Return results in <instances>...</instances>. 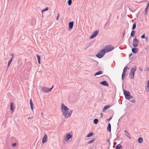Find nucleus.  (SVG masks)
<instances>
[{
  "label": "nucleus",
  "mask_w": 149,
  "mask_h": 149,
  "mask_svg": "<svg viewBox=\"0 0 149 149\" xmlns=\"http://www.w3.org/2000/svg\"><path fill=\"white\" fill-rule=\"evenodd\" d=\"M61 111L63 113V115L64 116L65 118L67 113L68 112L69 109L63 103L62 104L61 107Z\"/></svg>",
  "instance_id": "f257e3e1"
},
{
  "label": "nucleus",
  "mask_w": 149,
  "mask_h": 149,
  "mask_svg": "<svg viewBox=\"0 0 149 149\" xmlns=\"http://www.w3.org/2000/svg\"><path fill=\"white\" fill-rule=\"evenodd\" d=\"M136 70V67L134 66L133 67L129 73V77L131 79H133L134 78L135 72Z\"/></svg>",
  "instance_id": "f03ea898"
},
{
  "label": "nucleus",
  "mask_w": 149,
  "mask_h": 149,
  "mask_svg": "<svg viewBox=\"0 0 149 149\" xmlns=\"http://www.w3.org/2000/svg\"><path fill=\"white\" fill-rule=\"evenodd\" d=\"M105 53V49H103L98 52L97 54L96 55V56L98 58H100L104 56Z\"/></svg>",
  "instance_id": "7ed1b4c3"
},
{
  "label": "nucleus",
  "mask_w": 149,
  "mask_h": 149,
  "mask_svg": "<svg viewBox=\"0 0 149 149\" xmlns=\"http://www.w3.org/2000/svg\"><path fill=\"white\" fill-rule=\"evenodd\" d=\"M54 87V86H53L50 88H48L45 87L41 86L40 88L42 92L46 93H47L48 92H50Z\"/></svg>",
  "instance_id": "20e7f679"
},
{
  "label": "nucleus",
  "mask_w": 149,
  "mask_h": 149,
  "mask_svg": "<svg viewBox=\"0 0 149 149\" xmlns=\"http://www.w3.org/2000/svg\"><path fill=\"white\" fill-rule=\"evenodd\" d=\"M123 91L125 98L127 100H129V97L130 95V92L129 91H126L124 89H123Z\"/></svg>",
  "instance_id": "39448f33"
},
{
  "label": "nucleus",
  "mask_w": 149,
  "mask_h": 149,
  "mask_svg": "<svg viewBox=\"0 0 149 149\" xmlns=\"http://www.w3.org/2000/svg\"><path fill=\"white\" fill-rule=\"evenodd\" d=\"M114 49L113 47H112L111 45H107L106 46L105 52L106 53Z\"/></svg>",
  "instance_id": "423d86ee"
},
{
  "label": "nucleus",
  "mask_w": 149,
  "mask_h": 149,
  "mask_svg": "<svg viewBox=\"0 0 149 149\" xmlns=\"http://www.w3.org/2000/svg\"><path fill=\"white\" fill-rule=\"evenodd\" d=\"M99 32V30H97L95 31L93 33L91 36L90 37V39H92L95 37L97 35Z\"/></svg>",
  "instance_id": "0eeeda50"
},
{
  "label": "nucleus",
  "mask_w": 149,
  "mask_h": 149,
  "mask_svg": "<svg viewBox=\"0 0 149 149\" xmlns=\"http://www.w3.org/2000/svg\"><path fill=\"white\" fill-rule=\"evenodd\" d=\"M138 40L136 38H135L133 40V46L134 47H137L138 45Z\"/></svg>",
  "instance_id": "6e6552de"
},
{
  "label": "nucleus",
  "mask_w": 149,
  "mask_h": 149,
  "mask_svg": "<svg viewBox=\"0 0 149 149\" xmlns=\"http://www.w3.org/2000/svg\"><path fill=\"white\" fill-rule=\"evenodd\" d=\"M74 22H69L68 30H71L72 29L74 25Z\"/></svg>",
  "instance_id": "1a4fd4ad"
},
{
  "label": "nucleus",
  "mask_w": 149,
  "mask_h": 149,
  "mask_svg": "<svg viewBox=\"0 0 149 149\" xmlns=\"http://www.w3.org/2000/svg\"><path fill=\"white\" fill-rule=\"evenodd\" d=\"M100 84L105 86H108L109 85L107 82L106 81H103L100 82Z\"/></svg>",
  "instance_id": "9d476101"
},
{
  "label": "nucleus",
  "mask_w": 149,
  "mask_h": 149,
  "mask_svg": "<svg viewBox=\"0 0 149 149\" xmlns=\"http://www.w3.org/2000/svg\"><path fill=\"white\" fill-rule=\"evenodd\" d=\"M72 137V135L70 134H67L65 138V140L66 141H68Z\"/></svg>",
  "instance_id": "9b49d317"
},
{
  "label": "nucleus",
  "mask_w": 149,
  "mask_h": 149,
  "mask_svg": "<svg viewBox=\"0 0 149 149\" xmlns=\"http://www.w3.org/2000/svg\"><path fill=\"white\" fill-rule=\"evenodd\" d=\"M47 135L45 134L42 139V143H46L47 141Z\"/></svg>",
  "instance_id": "f8f14e48"
},
{
  "label": "nucleus",
  "mask_w": 149,
  "mask_h": 149,
  "mask_svg": "<svg viewBox=\"0 0 149 149\" xmlns=\"http://www.w3.org/2000/svg\"><path fill=\"white\" fill-rule=\"evenodd\" d=\"M132 52L134 54L137 53L138 52V49L137 48L134 47L132 49Z\"/></svg>",
  "instance_id": "ddd939ff"
},
{
  "label": "nucleus",
  "mask_w": 149,
  "mask_h": 149,
  "mask_svg": "<svg viewBox=\"0 0 149 149\" xmlns=\"http://www.w3.org/2000/svg\"><path fill=\"white\" fill-rule=\"evenodd\" d=\"M72 110H70L69 111H68V112L67 113V114L66 115V116L65 118H67L68 117H70L71 116L72 113Z\"/></svg>",
  "instance_id": "4468645a"
},
{
  "label": "nucleus",
  "mask_w": 149,
  "mask_h": 149,
  "mask_svg": "<svg viewBox=\"0 0 149 149\" xmlns=\"http://www.w3.org/2000/svg\"><path fill=\"white\" fill-rule=\"evenodd\" d=\"M30 104L31 106V108L32 110L33 111V102L32 100L31 99L30 100Z\"/></svg>",
  "instance_id": "2eb2a0df"
},
{
  "label": "nucleus",
  "mask_w": 149,
  "mask_h": 149,
  "mask_svg": "<svg viewBox=\"0 0 149 149\" xmlns=\"http://www.w3.org/2000/svg\"><path fill=\"white\" fill-rule=\"evenodd\" d=\"M110 107H111V106L109 105H106L105 106L103 107V109H102V112L104 111L105 110H106L107 109L109 108Z\"/></svg>",
  "instance_id": "dca6fc26"
},
{
  "label": "nucleus",
  "mask_w": 149,
  "mask_h": 149,
  "mask_svg": "<svg viewBox=\"0 0 149 149\" xmlns=\"http://www.w3.org/2000/svg\"><path fill=\"white\" fill-rule=\"evenodd\" d=\"M122 146L120 144H119L116 146L115 149H122Z\"/></svg>",
  "instance_id": "f3484780"
},
{
  "label": "nucleus",
  "mask_w": 149,
  "mask_h": 149,
  "mask_svg": "<svg viewBox=\"0 0 149 149\" xmlns=\"http://www.w3.org/2000/svg\"><path fill=\"white\" fill-rule=\"evenodd\" d=\"M103 73V72L102 71H99L96 72L94 74V76H96L97 75H98L102 74Z\"/></svg>",
  "instance_id": "a211bd4d"
},
{
  "label": "nucleus",
  "mask_w": 149,
  "mask_h": 149,
  "mask_svg": "<svg viewBox=\"0 0 149 149\" xmlns=\"http://www.w3.org/2000/svg\"><path fill=\"white\" fill-rule=\"evenodd\" d=\"M107 130L109 132H111V125L110 123H109L108 124Z\"/></svg>",
  "instance_id": "6ab92c4d"
},
{
  "label": "nucleus",
  "mask_w": 149,
  "mask_h": 149,
  "mask_svg": "<svg viewBox=\"0 0 149 149\" xmlns=\"http://www.w3.org/2000/svg\"><path fill=\"white\" fill-rule=\"evenodd\" d=\"M143 141V139L142 137H139L138 139V142L139 143H142Z\"/></svg>",
  "instance_id": "aec40b11"
},
{
  "label": "nucleus",
  "mask_w": 149,
  "mask_h": 149,
  "mask_svg": "<svg viewBox=\"0 0 149 149\" xmlns=\"http://www.w3.org/2000/svg\"><path fill=\"white\" fill-rule=\"evenodd\" d=\"M146 90L147 91L149 92V80L147 82V86Z\"/></svg>",
  "instance_id": "412c9836"
},
{
  "label": "nucleus",
  "mask_w": 149,
  "mask_h": 149,
  "mask_svg": "<svg viewBox=\"0 0 149 149\" xmlns=\"http://www.w3.org/2000/svg\"><path fill=\"white\" fill-rule=\"evenodd\" d=\"M124 132L125 133V135L127 136L129 139H131V137L129 136L128 135H130L129 133L126 130H125L124 131Z\"/></svg>",
  "instance_id": "4be33fe9"
},
{
  "label": "nucleus",
  "mask_w": 149,
  "mask_h": 149,
  "mask_svg": "<svg viewBox=\"0 0 149 149\" xmlns=\"http://www.w3.org/2000/svg\"><path fill=\"white\" fill-rule=\"evenodd\" d=\"M36 56L38 58V62L39 64L40 63V56L38 54H36Z\"/></svg>",
  "instance_id": "5701e85b"
},
{
  "label": "nucleus",
  "mask_w": 149,
  "mask_h": 149,
  "mask_svg": "<svg viewBox=\"0 0 149 149\" xmlns=\"http://www.w3.org/2000/svg\"><path fill=\"white\" fill-rule=\"evenodd\" d=\"M135 33V31L132 30V31L131 32V34H130L131 36L132 37H134Z\"/></svg>",
  "instance_id": "b1692460"
},
{
  "label": "nucleus",
  "mask_w": 149,
  "mask_h": 149,
  "mask_svg": "<svg viewBox=\"0 0 149 149\" xmlns=\"http://www.w3.org/2000/svg\"><path fill=\"white\" fill-rule=\"evenodd\" d=\"M12 58H11L8 61L7 65V67L8 68L10 65L11 62H12Z\"/></svg>",
  "instance_id": "393cba45"
},
{
  "label": "nucleus",
  "mask_w": 149,
  "mask_h": 149,
  "mask_svg": "<svg viewBox=\"0 0 149 149\" xmlns=\"http://www.w3.org/2000/svg\"><path fill=\"white\" fill-rule=\"evenodd\" d=\"M126 75V72H123L122 75V79L123 80L124 77H125Z\"/></svg>",
  "instance_id": "a878e982"
},
{
  "label": "nucleus",
  "mask_w": 149,
  "mask_h": 149,
  "mask_svg": "<svg viewBox=\"0 0 149 149\" xmlns=\"http://www.w3.org/2000/svg\"><path fill=\"white\" fill-rule=\"evenodd\" d=\"M98 121V120L97 119L95 118L93 120V123L94 124H97V123Z\"/></svg>",
  "instance_id": "bb28decb"
},
{
  "label": "nucleus",
  "mask_w": 149,
  "mask_h": 149,
  "mask_svg": "<svg viewBox=\"0 0 149 149\" xmlns=\"http://www.w3.org/2000/svg\"><path fill=\"white\" fill-rule=\"evenodd\" d=\"M14 106L13 105V102H11L10 103V109L12 111H13Z\"/></svg>",
  "instance_id": "cd10ccee"
},
{
  "label": "nucleus",
  "mask_w": 149,
  "mask_h": 149,
  "mask_svg": "<svg viewBox=\"0 0 149 149\" xmlns=\"http://www.w3.org/2000/svg\"><path fill=\"white\" fill-rule=\"evenodd\" d=\"M95 140V139H93L89 141L88 142V144H91L93 143Z\"/></svg>",
  "instance_id": "c85d7f7f"
},
{
  "label": "nucleus",
  "mask_w": 149,
  "mask_h": 149,
  "mask_svg": "<svg viewBox=\"0 0 149 149\" xmlns=\"http://www.w3.org/2000/svg\"><path fill=\"white\" fill-rule=\"evenodd\" d=\"M109 21H107L104 25V28H105L106 27L108 26L109 25Z\"/></svg>",
  "instance_id": "c756f323"
},
{
  "label": "nucleus",
  "mask_w": 149,
  "mask_h": 149,
  "mask_svg": "<svg viewBox=\"0 0 149 149\" xmlns=\"http://www.w3.org/2000/svg\"><path fill=\"white\" fill-rule=\"evenodd\" d=\"M93 135V133L92 132H91L88 134L87 136V137H89L92 136Z\"/></svg>",
  "instance_id": "7c9ffc66"
},
{
  "label": "nucleus",
  "mask_w": 149,
  "mask_h": 149,
  "mask_svg": "<svg viewBox=\"0 0 149 149\" xmlns=\"http://www.w3.org/2000/svg\"><path fill=\"white\" fill-rule=\"evenodd\" d=\"M136 24L135 23H133V26L132 27V29L134 30V29H135L136 27Z\"/></svg>",
  "instance_id": "2f4dec72"
},
{
  "label": "nucleus",
  "mask_w": 149,
  "mask_h": 149,
  "mask_svg": "<svg viewBox=\"0 0 149 149\" xmlns=\"http://www.w3.org/2000/svg\"><path fill=\"white\" fill-rule=\"evenodd\" d=\"M129 69V68L128 67H127V66H125L123 69V72H126L127 71L126 70L127 69Z\"/></svg>",
  "instance_id": "473e14b6"
},
{
  "label": "nucleus",
  "mask_w": 149,
  "mask_h": 149,
  "mask_svg": "<svg viewBox=\"0 0 149 149\" xmlns=\"http://www.w3.org/2000/svg\"><path fill=\"white\" fill-rule=\"evenodd\" d=\"M72 3V0H69L68 1V4L69 6Z\"/></svg>",
  "instance_id": "72a5a7b5"
},
{
  "label": "nucleus",
  "mask_w": 149,
  "mask_h": 149,
  "mask_svg": "<svg viewBox=\"0 0 149 149\" xmlns=\"http://www.w3.org/2000/svg\"><path fill=\"white\" fill-rule=\"evenodd\" d=\"M48 10V8L47 7L45 8L44 9L42 10L41 11L42 13L43 12Z\"/></svg>",
  "instance_id": "f704fd0d"
},
{
  "label": "nucleus",
  "mask_w": 149,
  "mask_h": 149,
  "mask_svg": "<svg viewBox=\"0 0 149 149\" xmlns=\"http://www.w3.org/2000/svg\"><path fill=\"white\" fill-rule=\"evenodd\" d=\"M90 43H89V44H87L86 45V47L85 48V49H87L88 48V47L90 46Z\"/></svg>",
  "instance_id": "c9c22d12"
},
{
  "label": "nucleus",
  "mask_w": 149,
  "mask_h": 149,
  "mask_svg": "<svg viewBox=\"0 0 149 149\" xmlns=\"http://www.w3.org/2000/svg\"><path fill=\"white\" fill-rule=\"evenodd\" d=\"M141 38L142 39L145 38V34H143L141 36Z\"/></svg>",
  "instance_id": "e433bc0d"
},
{
  "label": "nucleus",
  "mask_w": 149,
  "mask_h": 149,
  "mask_svg": "<svg viewBox=\"0 0 149 149\" xmlns=\"http://www.w3.org/2000/svg\"><path fill=\"white\" fill-rule=\"evenodd\" d=\"M112 116H111L109 118L107 119L106 120V121H109V120H111V119H112Z\"/></svg>",
  "instance_id": "4c0bfd02"
},
{
  "label": "nucleus",
  "mask_w": 149,
  "mask_h": 149,
  "mask_svg": "<svg viewBox=\"0 0 149 149\" xmlns=\"http://www.w3.org/2000/svg\"><path fill=\"white\" fill-rule=\"evenodd\" d=\"M16 143H14L12 144V146L13 147H15L16 146Z\"/></svg>",
  "instance_id": "58836bf2"
},
{
  "label": "nucleus",
  "mask_w": 149,
  "mask_h": 149,
  "mask_svg": "<svg viewBox=\"0 0 149 149\" xmlns=\"http://www.w3.org/2000/svg\"><path fill=\"white\" fill-rule=\"evenodd\" d=\"M59 17H60L59 14H58V15H57V17H56V19L57 20H58L59 19Z\"/></svg>",
  "instance_id": "ea45409f"
},
{
  "label": "nucleus",
  "mask_w": 149,
  "mask_h": 149,
  "mask_svg": "<svg viewBox=\"0 0 149 149\" xmlns=\"http://www.w3.org/2000/svg\"><path fill=\"white\" fill-rule=\"evenodd\" d=\"M147 6L149 7V1H147Z\"/></svg>",
  "instance_id": "a19ab883"
},
{
  "label": "nucleus",
  "mask_w": 149,
  "mask_h": 149,
  "mask_svg": "<svg viewBox=\"0 0 149 149\" xmlns=\"http://www.w3.org/2000/svg\"><path fill=\"white\" fill-rule=\"evenodd\" d=\"M125 31H124V32H123V37L125 35Z\"/></svg>",
  "instance_id": "79ce46f5"
},
{
  "label": "nucleus",
  "mask_w": 149,
  "mask_h": 149,
  "mask_svg": "<svg viewBox=\"0 0 149 149\" xmlns=\"http://www.w3.org/2000/svg\"><path fill=\"white\" fill-rule=\"evenodd\" d=\"M107 141L109 144H110V140L109 139H107Z\"/></svg>",
  "instance_id": "37998d69"
},
{
  "label": "nucleus",
  "mask_w": 149,
  "mask_h": 149,
  "mask_svg": "<svg viewBox=\"0 0 149 149\" xmlns=\"http://www.w3.org/2000/svg\"><path fill=\"white\" fill-rule=\"evenodd\" d=\"M131 102L132 103H134L135 102V100H133L131 101Z\"/></svg>",
  "instance_id": "c03bdc74"
},
{
  "label": "nucleus",
  "mask_w": 149,
  "mask_h": 149,
  "mask_svg": "<svg viewBox=\"0 0 149 149\" xmlns=\"http://www.w3.org/2000/svg\"><path fill=\"white\" fill-rule=\"evenodd\" d=\"M10 56H12V57L11 58H12L13 59L14 56V54H12L10 55Z\"/></svg>",
  "instance_id": "a18cd8bd"
},
{
  "label": "nucleus",
  "mask_w": 149,
  "mask_h": 149,
  "mask_svg": "<svg viewBox=\"0 0 149 149\" xmlns=\"http://www.w3.org/2000/svg\"><path fill=\"white\" fill-rule=\"evenodd\" d=\"M132 55V53H131L129 54V57H130Z\"/></svg>",
  "instance_id": "49530a36"
},
{
  "label": "nucleus",
  "mask_w": 149,
  "mask_h": 149,
  "mask_svg": "<svg viewBox=\"0 0 149 149\" xmlns=\"http://www.w3.org/2000/svg\"><path fill=\"white\" fill-rule=\"evenodd\" d=\"M145 38H146V41H148V37H145Z\"/></svg>",
  "instance_id": "de8ad7c7"
},
{
  "label": "nucleus",
  "mask_w": 149,
  "mask_h": 149,
  "mask_svg": "<svg viewBox=\"0 0 149 149\" xmlns=\"http://www.w3.org/2000/svg\"><path fill=\"white\" fill-rule=\"evenodd\" d=\"M129 98H130H130H133V97L132 96L130 95V97H129Z\"/></svg>",
  "instance_id": "09e8293b"
},
{
  "label": "nucleus",
  "mask_w": 149,
  "mask_h": 149,
  "mask_svg": "<svg viewBox=\"0 0 149 149\" xmlns=\"http://www.w3.org/2000/svg\"><path fill=\"white\" fill-rule=\"evenodd\" d=\"M148 6L146 7V9H145V10L147 11V10L148 9Z\"/></svg>",
  "instance_id": "8fccbe9b"
},
{
  "label": "nucleus",
  "mask_w": 149,
  "mask_h": 149,
  "mask_svg": "<svg viewBox=\"0 0 149 149\" xmlns=\"http://www.w3.org/2000/svg\"><path fill=\"white\" fill-rule=\"evenodd\" d=\"M139 70L140 71H143V70L142 69V68H139Z\"/></svg>",
  "instance_id": "3c124183"
},
{
  "label": "nucleus",
  "mask_w": 149,
  "mask_h": 149,
  "mask_svg": "<svg viewBox=\"0 0 149 149\" xmlns=\"http://www.w3.org/2000/svg\"><path fill=\"white\" fill-rule=\"evenodd\" d=\"M145 15H146L147 14V11L145 10Z\"/></svg>",
  "instance_id": "603ef678"
},
{
  "label": "nucleus",
  "mask_w": 149,
  "mask_h": 149,
  "mask_svg": "<svg viewBox=\"0 0 149 149\" xmlns=\"http://www.w3.org/2000/svg\"><path fill=\"white\" fill-rule=\"evenodd\" d=\"M31 118V117H29L28 118V119L29 120Z\"/></svg>",
  "instance_id": "864d4df0"
},
{
  "label": "nucleus",
  "mask_w": 149,
  "mask_h": 149,
  "mask_svg": "<svg viewBox=\"0 0 149 149\" xmlns=\"http://www.w3.org/2000/svg\"><path fill=\"white\" fill-rule=\"evenodd\" d=\"M101 117H102L103 116V114L102 113H101Z\"/></svg>",
  "instance_id": "5fc2aeb1"
},
{
  "label": "nucleus",
  "mask_w": 149,
  "mask_h": 149,
  "mask_svg": "<svg viewBox=\"0 0 149 149\" xmlns=\"http://www.w3.org/2000/svg\"><path fill=\"white\" fill-rule=\"evenodd\" d=\"M116 142H114V144H116Z\"/></svg>",
  "instance_id": "6e6d98bb"
},
{
  "label": "nucleus",
  "mask_w": 149,
  "mask_h": 149,
  "mask_svg": "<svg viewBox=\"0 0 149 149\" xmlns=\"http://www.w3.org/2000/svg\"><path fill=\"white\" fill-rule=\"evenodd\" d=\"M90 149H93V148H91Z\"/></svg>",
  "instance_id": "4d7b16f0"
}]
</instances>
